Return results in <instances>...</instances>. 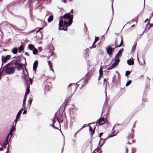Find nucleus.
Wrapping results in <instances>:
<instances>
[{
	"mask_svg": "<svg viewBox=\"0 0 153 153\" xmlns=\"http://www.w3.org/2000/svg\"><path fill=\"white\" fill-rule=\"evenodd\" d=\"M64 19H68V22H65V20H63L62 17L60 19L59 25V29L60 30H66L64 29V28L61 29L60 28L62 27L63 25V22H64V25H65L70 26V25L72 23V20L73 18L72 15H71L70 13H68L65 14L62 17Z\"/></svg>",
	"mask_w": 153,
	"mask_h": 153,
	"instance_id": "1",
	"label": "nucleus"
},
{
	"mask_svg": "<svg viewBox=\"0 0 153 153\" xmlns=\"http://www.w3.org/2000/svg\"><path fill=\"white\" fill-rule=\"evenodd\" d=\"M115 60V62L108 69V70H111L113 68L116 67L118 65L120 62L119 59V58H117Z\"/></svg>",
	"mask_w": 153,
	"mask_h": 153,
	"instance_id": "2",
	"label": "nucleus"
},
{
	"mask_svg": "<svg viewBox=\"0 0 153 153\" xmlns=\"http://www.w3.org/2000/svg\"><path fill=\"white\" fill-rule=\"evenodd\" d=\"M14 68L13 67H8L6 70V73L8 74H13L14 72Z\"/></svg>",
	"mask_w": 153,
	"mask_h": 153,
	"instance_id": "3",
	"label": "nucleus"
},
{
	"mask_svg": "<svg viewBox=\"0 0 153 153\" xmlns=\"http://www.w3.org/2000/svg\"><path fill=\"white\" fill-rule=\"evenodd\" d=\"M14 64L18 71H20L22 69L21 64L19 61H15Z\"/></svg>",
	"mask_w": 153,
	"mask_h": 153,
	"instance_id": "4",
	"label": "nucleus"
},
{
	"mask_svg": "<svg viewBox=\"0 0 153 153\" xmlns=\"http://www.w3.org/2000/svg\"><path fill=\"white\" fill-rule=\"evenodd\" d=\"M114 49L111 48V46H109L106 48V50L107 53L110 55L112 54V51Z\"/></svg>",
	"mask_w": 153,
	"mask_h": 153,
	"instance_id": "5",
	"label": "nucleus"
},
{
	"mask_svg": "<svg viewBox=\"0 0 153 153\" xmlns=\"http://www.w3.org/2000/svg\"><path fill=\"white\" fill-rule=\"evenodd\" d=\"M105 119L103 118L100 119L97 121V123L99 124V125H101L105 123Z\"/></svg>",
	"mask_w": 153,
	"mask_h": 153,
	"instance_id": "6",
	"label": "nucleus"
},
{
	"mask_svg": "<svg viewBox=\"0 0 153 153\" xmlns=\"http://www.w3.org/2000/svg\"><path fill=\"white\" fill-rule=\"evenodd\" d=\"M10 58V56L9 55H7L5 57L4 59L3 58V56L2 57V61L3 63H6L7 60H8Z\"/></svg>",
	"mask_w": 153,
	"mask_h": 153,
	"instance_id": "7",
	"label": "nucleus"
},
{
	"mask_svg": "<svg viewBox=\"0 0 153 153\" xmlns=\"http://www.w3.org/2000/svg\"><path fill=\"white\" fill-rule=\"evenodd\" d=\"M99 38L98 37H96L95 38L94 42L93 43V45L92 46L90 47L89 48L90 49H91L92 48H95L96 47V45H94V44L97 41L99 40Z\"/></svg>",
	"mask_w": 153,
	"mask_h": 153,
	"instance_id": "8",
	"label": "nucleus"
},
{
	"mask_svg": "<svg viewBox=\"0 0 153 153\" xmlns=\"http://www.w3.org/2000/svg\"><path fill=\"white\" fill-rule=\"evenodd\" d=\"M133 58H131L129 60H127V63L129 65H131L134 64V62L133 61Z\"/></svg>",
	"mask_w": 153,
	"mask_h": 153,
	"instance_id": "9",
	"label": "nucleus"
},
{
	"mask_svg": "<svg viewBox=\"0 0 153 153\" xmlns=\"http://www.w3.org/2000/svg\"><path fill=\"white\" fill-rule=\"evenodd\" d=\"M37 64L38 61L37 60H36L34 62L33 65V70L36 71L37 67Z\"/></svg>",
	"mask_w": 153,
	"mask_h": 153,
	"instance_id": "10",
	"label": "nucleus"
},
{
	"mask_svg": "<svg viewBox=\"0 0 153 153\" xmlns=\"http://www.w3.org/2000/svg\"><path fill=\"white\" fill-rule=\"evenodd\" d=\"M9 135H8L6 138V140H5V141H4V145L5 146L8 143V138H9Z\"/></svg>",
	"mask_w": 153,
	"mask_h": 153,
	"instance_id": "11",
	"label": "nucleus"
},
{
	"mask_svg": "<svg viewBox=\"0 0 153 153\" xmlns=\"http://www.w3.org/2000/svg\"><path fill=\"white\" fill-rule=\"evenodd\" d=\"M18 51V49L16 48H13L12 50V52L13 54H16L17 53Z\"/></svg>",
	"mask_w": 153,
	"mask_h": 153,
	"instance_id": "12",
	"label": "nucleus"
},
{
	"mask_svg": "<svg viewBox=\"0 0 153 153\" xmlns=\"http://www.w3.org/2000/svg\"><path fill=\"white\" fill-rule=\"evenodd\" d=\"M107 83V81L106 79H104V84L105 85V94H106V97H107L106 89Z\"/></svg>",
	"mask_w": 153,
	"mask_h": 153,
	"instance_id": "13",
	"label": "nucleus"
},
{
	"mask_svg": "<svg viewBox=\"0 0 153 153\" xmlns=\"http://www.w3.org/2000/svg\"><path fill=\"white\" fill-rule=\"evenodd\" d=\"M53 19V16L52 15H51L49 16V18H48V22H51Z\"/></svg>",
	"mask_w": 153,
	"mask_h": 153,
	"instance_id": "14",
	"label": "nucleus"
},
{
	"mask_svg": "<svg viewBox=\"0 0 153 153\" xmlns=\"http://www.w3.org/2000/svg\"><path fill=\"white\" fill-rule=\"evenodd\" d=\"M23 110L22 108L18 112L16 115V118H17L18 117H19L21 114Z\"/></svg>",
	"mask_w": 153,
	"mask_h": 153,
	"instance_id": "15",
	"label": "nucleus"
},
{
	"mask_svg": "<svg viewBox=\"0 0 153 153\" xmlns=\"http://www.w3.org/2000/svg\"><path fill=\"white\" fill-rule=\"evenodd\" d=\"M48 65L49 66L50 68H51V70L53 71V72H54L52 68V66L51 65V63L50 60L48 61Z\"/></svg>",
	"mask_w": 153,
	"mask_h": 153,
	"instance_id": "16",
	"label": "nucleus"
},
{
	"mask_svg": "<svg viewBox=\"0 0 153 153\" xmlns=\"http://www.w3.org/2000/svg\"><path fill=\"white\" fill-rule=\"evenodd\" d=\"M136 45H137V43H135L132 47V51L134 52V51H135V49L136 48Z\"/></svg>",
	"mask_w": 153,
	"mask_h": 153,
	"instance_id": "17",
	"label": "nucleus"
},
{
	"mask_svg": "<svg viewBox=\"0 0 153 153\" xmlns=\"http://www.w3.org/2000/svg\"><path fill=\"white\" fill-rule=\"evenodd\" d=\"M28 48L30 50H32L34 48V46L32 44L29 45H28Z\"/></svg>",
	"mask_w": 153,
	"mask_h": 153,
	"instance_id": "18",
	"label": "nucleus"
},
{
	"mask_svg": "<svg viewBox=\"0 0 153 153\" xmlns=\"http://www.w3.org/2000/svg\"><path fill=\"white\" fill-rule=\"evenodd\" d=\"M90 128H89V130L92 132L91 134H93L94 133V128H92L91 127V126H89Z\"/></svg>",
	"mask_w": 153,
	"mask_h": 153,
	"instance_id": "19",
	"label": "nucleus"
},
{
	"mask_svg": "<svg viewBox=\"0 0 153 153\" xmlns=\"http://www.w3.org/2000/svg\"><path fill=\"white\" fill-rule=\"evenodd\" d=\"M24 50V48L22 45H21L19 48V51L21 53Z\"/></svg>",
	"mask_w": 153,
	"mask_h": 153,
	"instance_id": "20",
	"label": "nucleus"
},
{
	"mask_svg": "<svg viewBox=\"0 0 153 153\" xmlns=\"http://www.w3.org/2000/svg\"><path fill=\"white\" fill-rule=\"evenodd\" d=\"M121 55V54H120L119 53H118L115 56V58L114 59V60H115V59H116L117 58H119L120 56Z\"/></svg>",
	"mask_w": 153,
	"mask_h": 153,
	"instance_id": "21",
	"label": "nucleus"
},
{
	"mask_svg": "<svg viewBox=\"0 0 153 153\" xmlns=\"http://www.w3.org/2000/svg\"><path fill=\"white\" fill-rule=\"evenodd\" d=\"M131 133L129 136L128 138H132L133 137V131H132V130L131 131Z\"/></svg>",
	"mask_w": 153,
	"mask_h": 153,
	"instance_id": "22",
	"label": "nucleus"
},
{
	"mask_svg": "<svg viewBox=\"0 0 153 153\" xmlns=\"http://www.w3.org/2000/svg\"><path fill=\"white\" fill-rule=\"evenodd\" d=\"M37 52H38V51L36 49L34 48V49L33 50V53L34 54V55L36 54L37 53Z\"/></svg>",
	"mask_w": 153,
	"mask_h": 153,
	"instance_id": "23",
	"label": "nucleus"
},
{
	"mask_svg": "<svg viewBox=\"0 0 153 153\" xmlns=\"http://www.w3.org/2000/svg\"><path fill=\"white\" fill-rule=\"evenodd\" d=\"M32 100H33V99L32 98H30L29 100L28 101V103H29V107H30V106L31 104Z\"/></svg>",
	"mask_w": 153,
	"mask_h": 153,
	"instance_id": "24",
	"label": "nucleus"
},
{
	"mask_svg": "<svg viewBox=\"0 0 153 153\" xmlns=\"http://www.w3.org/2000/svg\"><path fill=\"white\" fill-rule=\"evenodd\" d=\"M29 91H29V88L28 87L27 88L26 91L25 92V95L28 94L29 93Z\"/></svg>",
	"mask_w": 153,
	"mask_h": 153,
	"instance_id": "25",
	"label": "nucleus"
},
{
	"mask_svg": "<svg viewBox=\"0 0 153 153\" xmlns=\"http://www.w3.org/2000/svg\"><path fill=\"white\" fill-rule=\"evenodd\" d=\"M131 80H129L127 82V83H126V86H128V85H129L131 83Z\"/></svg>",
	"mask_w": 153,
	"mask_h": 153,
	"instance_id": "26",
	"label": "nucleus"
},
{
	"mask_svg": "<svg viewBox=\"0 0 153 153\" xmlns=\"http://www.w3.org/2000/svg\"><path fill=\"white\" fill-rule=\"evenodd\" d=\"M123 44V40L122 39H121L120 43V44L118 46H117V47H121L122 45Z\"/></svg>",
	"mask_w": 153,
	"mask_h": 153,
	"instance_id": "27",
	"label": "nucleus"
},
{
	"mask_svg": "<svg viewBox=\"0 0 153 153\" xmlns=\"http://www.w3.org/2000/svg\"><path fill=\"white\" fill-rule=\"evenodd\" d=\"M131 72L129 71H127L126 72L125 75L126 76H127L130 74L131 73Z\"/></svg>",
	"mask_w": 153,
	"mask_h": 153,
	"instance_id": "28",
	"label": "nucleus"
},
{
	"mask_svg": "<svg viewBox=\"0 0 153 153\" xmlns=\"http://www.w3.org/2000/svg\"><path fill=\"white\" fill-rule=\"evenodd\" d=\"M100 75L101 76L102 74V71L101 68H100L99 70Z\"/></svg>",
	"mask_w": 153,
	"mask_h": 153,
	"instance_id": "29",
	"label": "nucleus"
},
{
	"mask_svg": "<svg viewBox=\"0 0 153 153\" xmlns=\"http://www.w3.org/2000/svg\"><path fill=\"white\" fill-rule=\"evenodd\" d=\"M123 49H120L119 51V52H118V53L120 54H121V53L123 52Z\"/></svg>",
	"mask_w": 153,
	"mask_h": 153,
	"instance_id": "30",
	"label": "nucleus"
},
{
	"mask_svg": "<svg viewBox=\"0 0 153 153\" xmlns=\"http://www.w3.org/2000/svg\"><path fill=\"white\" fill-rule=\"evenodd\" d=\"M42 28H40V29H39V30H38L36 31V33H39L40 34H41V37H42V33H41V32H40V31H39V30H40V29H41Z\"/></svg>",
	"mask_w": 153,
	"mask_h": 153,
	"instance_id": "31",
	"label": "nucleus"
},
{
	"mask_svg": "<svg viewBox=\"0 0 153 153\" xmlns=\"http://www.w3.org/2000/svg\"><path fill=\"white\" fill-rule=\"evenodd\" d=\"M26 100H24H24L23 101V106H25V102H26Z\"/></svg>",
	"mask_w": 153,
	"mask_h": 153,
	"instance_id": "32",
	"label": "nucleus"
},
{
	"mask_svg": "<svg viewBox=\"0 0 153 153\" xmlns=\"http://www.w3.org/2000/svg\"><path fill=\"white\" fill-rule=\"evenodd\" d=\"M33 79L30 78L29 79V81L30 83L32 84Z\"/></svg>",
	"mask_w": 153,
	"mask_h": 153,
	"instance_id": "33",
	"label": "nucleus"
},
{
	"mask_svg": "<svg viewBox=\"0 0 153 153\" xmlns=\"http://www.w3.org/2000/svg\"><path fill=\"white\" fill-rule=\"evenodd\" d=\"M19 118V117H18L17 118L16 117V119L15 120V121L16 122L15 125L16 124V123L17 121H18V119Z\"/></svg>",
	"mask_w": 153,
	"mask_h": 153,
	"instance_id": "34",
	"label": "nucleus"
},
{
	"mask_svg": "<svg viewBox=\"0 0 153 153\" xmlns=\"http://www.w3.org/2000/svg\"><path fill=\"white\" fill-rule=\"evenodd\" d=\"M15 130V128L13 127H12L10 130V132H12Z\"/></svg>",
	"mask_w": 153,
	"mask_h": 153,
	"instance_id": "35",
	"label": "nucleus"
},
{
	"mask_svg": "<svg viewBox=\"0 0 153 153\" xmlns=\"http://www.w3.org/2000/svg\"><path fill=\"white\" fill-rule=\"evenodd\" d=\"M103 134V133H100L99 134V137L100 138Z\"/></svg>",
	"mask_w": 153,
	"mask_h": 153,
	"instance_id": "36",
	"label": "nucleus"
},
{
	"mask_svg": "<svg viewBox=\"0 0 153 153\" xmlns=\"http://www.w3.org/2000/svg\"><path fill=\"white\" fill-rule=\"evenodd\" d=\"M38 50L40 52L42 50V47H40L39 48Z\"/></svg>",
	"mask_w": 153,
	"mask_h": 153,
	"instance_id": "37",
	"label": "nucleus"
},
{
	"mask_svg": "<svg viewBox=\"0 0 153 153\" xmlns=\"http://www.w3.org/2000/svg\"><path fill=\"white\" fill-rule=\"evenodd\" d=\"M26 112H27V111H26V110H25L24 111V112H23V114H26Z\"/></svg>",
	"mask_w": 153,
	"mask_h": 153,
	"instance_id": "38",
	"label": "nucleus"
},
{
	"mask_svg": "<svg viewBox=\"0 0 153 153\" xmlns=\"http://www.w3.org/2000/svg\"><path fill=\"white\" fill-rule=\"evenodd\" d=\"M26 98H27V96H26V95H25H25L24 97V100H26Z\"/></svg>",
	"mask_w": 153,
	"mask_h": 153,
	"instance_id": "39",
	"label": "nucleus"
},
{
	"mask_svg": "<svg viewBox=\"0 0 153 153\" xmlns=\"http://www.w3.org/2000/svg\"><path fill=\"white\" fill-rule=\"evenodd\" d=\"M128 149L127 148H126V153H127L128 152Z\"/></svg>",
	"mask_w": 153,
	"mask_h": 153,
	"instance_id": "40",
	"label": "nucleus"
},
{
	"mask_svg": "<svg viewBox=\"0 0 153 153\" xmlns=\"http://www.w3.org/2000/svg\"><path fill=\"white\" fill-rule=\"evenodd\" d=\"M25 54L27 56H29V54L27 52H26L25 53Z\"/></svg>",
	"mask_w": 153,
	"mask_h": 153,
	"instance_id": "41",
	"label": "nucleus"
},
{
	"mask_svg": "<svg viewBox=\"0 0 153 153\" xmlns=\"http://www.w3.org/2000/svg\"><path fill=\"white\" fill-rule=\"evenodd\" d=\"M115 135H114V134H111L110 135L109 137H112L114 136Z\"/></svg>",
	"mask_w": 153,
	"mask_h": 153,
	"instance_id": "42",
	"label": "nucleus"
},
{
	"mask_svg": "<svg viewBox=\"0 0 153 153\" xmlns=\"http://www.w3.org/2000/svg\"><path fill=\"white\" fill-rule=\"evenodd\" d=\"M53 124L52 125V126H53V127L55 128H56V127H55V126L54 125V123H53Z\"/></svg>",
	"mask_w": 153,
	"mask_h": 153,
	"instance_id": "43",
	"label": "nucleus"
},
{
	"mask_svg": "<svg viewBox=\"0 0 153 153\" xmlns=\"http://www.w3.org/2000/svg\"><path fill=\"white\" fill-rule=\"evenodd\" d=\"M62 1H63L65 3L66 2V0H62Z\"/></svg>",
	"mask_w": 153,
	"mask_h": 153,
	"instance_id": "44",
	"label": "nucleus"
},
{
	"mask_svg": "<svg viewBox=\"0 0 153 153\" xmlns=\"http://www.w3.org/2000/svg\"><path fill=\"white\" fill-rule=\"evenodd\" d=\"M8 148L7 149V151H6V153H8Z\"/></svg>",
	"mask_w": 153,
	"mask_h": 153,
	"instance_id": "45",
	"label": "nucleus"
},
{
	"mask_svg": "<svg viewBox=\"0 0 153 153\" xmlns=\"http://www.w3.org/2000/svg\"><path fill=\"white\" fill-rule=\"evenodd\" d=\"M148 19H146L145 21V22H146L147 21H148Z\"/></svg>",
	"mask_w": 153,
	"mask_h": 153,
	"instance_id": "46",
	"label": "nucleus"
},
{
	"mask_svg": "<svg viewBox=\"0 0 153 153\" xmlns=\"http://www.w3.org/2000/svg\"><path fill=\"white\" fill-rule=\"evenodd\" d=\"M100 76L99 77L98 79V80H100Z\"/></svg>",
	"mask_w": 153,
	"mask_h": 153,
	"instance_id": "47",
	"label": "nucleus"
},
{
	"mask_svg": "<svg viewBox=\"0 0 153 153\" xmlns=\"http://www.w3.org/2000/svg\"><path fill=\"white\" fill-rule=\"evenodd\" d=\"M73 9H72L70 12V13H71L73 11Z\"/></svg>",
	"mask_w": 153,
	"mask_h": 153,
	"instance_id": "48",
	"label": "nucleus"
},
{
	"mask_svg": "<svg viewBox=\"0 0 153 153\" xmlns=\"http://www.w3.org/2000/svg\"><path fill=\"white\" fill-rule=\"evenodd\" d=\"M57 123H58V124H59V121H57Z\"/></svg>",
	"mask_w": 153,
	"mask_h": 153,
	"instance_id": "49",
	"label": "nucleus"
},
{
	"mask_svg": "<svg viewBox=\"0 0 153 153\" xmlns=\"http://www.w3.org/2000/svg\"><path fill=\"white\" fill-rule=\"evenodd\" d=\"M8 64H7V65H6V67H7V66H8Z\"/></svg>",
	"mask_w": 153,
	"mask_h": 153,
	"instance_id": "50",
	"label": "nucleus"
},
{
	"mask_svg": "<svg viewBox=\"0 0 153 153\" xmlns=\"http://www.w3.org/2000/svg\"><path fill=\"white\" fill-rule=\"evenodd\" d=\"M132 142L133 143H134V140H132Z\"/></svg>",
	"mask_w": 153,
	"mask_h": 153,
	"instance_id": "51",
	"label": "nucleus"
},
{
	"mask_svg": "<svg viewBox=\"0 0 153 153\" xmlns=\"http://www.w3.org/2000/svg\"><path fill=\"white\" fill-rule=\"evenodd\" d=\"M117 47V46H116V45H115V48H114H114H115V47Z\"/></svg>",
	"mask_w": 153,
	"mask_h": 153,
	"instance_id": "52",
	"label": "nucleus"
},
{
	"mask_svg": "<svg viewBox=\"0 0 153 153\" xmlns=\"http://www.w3.org/2000/svg\"><path fill=\"white\" fill-rule=\"evenodd\" d=\"M71 85V84H70V85H68V87H69V86H70V85Z\"/></svg>",
	"mask_w": 153,
	"mask_h": 153,
	"instance_id": "53",
	"label": "nucleus"
},
{
	"mask_svg": "<svg viewBox=\"0 0 153 153\" xmlns=\"http://www.w3.org/2000/svg\"><path fill=\"white\" fill-rule=\"evenodd\" d=\"M128 144H131V143H129V142H128Z\"/></svg>",
	"mask_w": 153,
	"mask_h": 153,
	"instance_id": "54",
	"label": "nucleus"
},
{
	"mask_svg": "<svg viewBox=\"0 0 153 153\" xmlns=\"http://www.w3.org/2000/svg\"><path fill=\"white\" fill-rule=\"evenodd\" d=\"M48 15V13L47 14H46V16H47Z\"/></svg>",
	"mask_w": 153,
	"mask_h": 153,
	"instance_id": "55",
	"label": "nucleus"
},
{
	"mask_svg": "<svg viewBox=\"0 0 153 153\" xmlns=\"http://www.w3.org/2000/svg\"><path fill=\"white\" fill-rule=\"evenodd\" d=\"M117 73L118 74H119V73L118 72H117Z\"/></svg>",
	"mask_w": 153,
	"mask_h": 153,
	"instance_id": "56",
	"label": "nucleus"
},
{
	"mask_svg": "<svg viewBox=\"0 0 153 153\" xmlns=\"http://www.w3.org/2000/svg\"><path fill=\"white\" fill-rule=\"evenodd\" d=\"M137 60H139V59H138V57L137 58Z\"/></svg>",
	"mask_w": 153,
	"mask_h": 153,
	"instance_id": "57",
	"label": "nucleus"
},
{
	"mask_svg": "<svg viewBox=\"0 0 153 153\" xmlns=\"http://www.w3.org/2000/svg\"><path fill=\"white\" fill-rule=\"evenodd\" d=\"M145 0H144V4H145Z\"/></svg>",
	"mask_w": 153,
	"mask_h": 153,
	"instance_id": "58",
	"label": "nucleus"
},
{
	"mask_svg": "<svg viewBox=\"0 0 153 153\" xmlns=\"http://www.w3.org/2000/svg\"><path fill=\"white\" fill-rule=\"evenodd\" d=\"M112 6H113V5H112V8H113Z\"/></svg>",
	"mask_w": 153,
	"mask_h": 153,
	"instance_id": "59",
	"label": "nucleus"
},
{
	"mask_svg": "<svg viewBox=\"0 0 153 153\" xmlns=\"http://www.w3.org/2000/svg\"><path fill=\"white\" fill-rule=\"evenodd\" d=\"M133 26H134V25H132V27H133Z\"/></svg>",
	"mask_w": 153,
	"mask_h": 153,
	"instance_id": "60",
	"label": "nucleus"
},
{
	"mask_svg": "<svg viewBox=\"0 0 153 153\" xmlns=\"http://www.w3.org/2000/svg\"><path fill=\"white\" fill-rule=\"evenodd\" d=\"M108 29H107V30H108Z\"/></svg>",
	"mask_w": 153,
	"mask_h": 153,
	"instance_id": "61",
	"label": "nucleus"
},
{
	"mask_svg": "<svg viewBox=\"0 0 153 153\" xmlns=\"http://www.w3.org/2000/svg\"><path fill=\"white\" fill-rule=\"evenodd\" d=\"M113 0H112V2H113Z\"/></svg>",
	"mask_w": 153,
	"mask_h": 153,
	"instance_id": "62",
	"label": "nucleus"
},
{
	"mask_svg": "<svg viewBox=\"0 0 153 153\" xmlns=\"http://www.w3.org/2000/svg\"><path fill=\"white\" fill-rule=\"evenodd\" d=\"M1 74V73H0V75Z\"/></svg>",
	"mask_w": 153,
	"mask_h": 153,
	"instance_id": "63",
	"label": "nucleus"
}]
</instances>
